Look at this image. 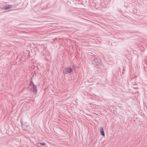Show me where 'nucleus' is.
Masks as SVG:
<instances>
[{
    "label": "nucleus",
    "mask_w": 147,
    "mask_h": 147,
    "mask_svg": "<svg viewBox=\"0 0 147 147\" xmlns=\"http://www.w3.org/2000/svg\"><path fill=\"white\" fill-rule=\"evenodd\" d=\"M92 63L94 65H98L100 64L101 63V60L99 59L98 56H94L90 58Z\"/></svg>",
    "instance_id": "obj_1"
},
{
    "label": "nucleus",
    "mask_w": 147,
    "mask_h": 147,
    "mask_svg": "<svg viewBox=\"0 0 147 147\" xmlns=\"http://www.w3.org/2000/svg\"><path fill=\"white\" fill-rule=\"evenodd\" d=\"M73 70L72 69L70 68L66 67L63 70V73L65 74H67L71 72Z\"/></svg>",
    "instance_id": "obj_2"
},
{
    "label": "nucleus",
    "mask_w": 147,
    "mask_h": 147,
    "mask_svg": "<svg viewBox=\"0 0 147 147\" xmlns=\"http://www.w3.org/2000/svg\"><path fill=\"white\" fill-rule=\"evenodd\" d=\"M31 83L34 86L32 87V90H31L32 91V92L34 91V92H37V90L36 89V86L34 84V83L32 82H31Z\"/></svg>",
    "instance_id": "obj_3"
},
{
    "label": "nucleus",
    "mask_w": 147,
    "mask_h": 147,
    "mask_svg": "<svg viewBox=\"0 0 147 147\" xmlns=\"http://www.w3.org/2000/svg\"><path fill=\"white\" fill-rule=\"evenodd\" d=\"M100 128V133H101V134L103 136H105V133L102 127H99Z\"/></svg>",
    "instance_id": "obj_4"
},
{
    "label": "nucleus",
    "mask_w": 147,
    "mask_h": 147,
    "mask_svg": "<svg viewBox=\"0 0 147 147\" xmlns=\"http://www.w3.org/2000/svg\"><path fill=\"white\" fill-rule=\"evenodd\" d=\"M3 9L5 10L8 9V7L7 5H4L3 6Z\"/></svg>",
    "instance_id": "obj_5"
},
{
    "label": "nucleus",
    "mask_w": 147,
    "mask_h": 147,
    "mask_svg": "<svg viewBox=\"0 0 147 147\" xmlns=\"http://www.w3.org/2000/svg\"><path fill=\"white\" fill-rule=\"evenodd\" d=\"M7 5V6L8 7V9H10L12 7V5Z\"/></svg>",
    "instance_id": "obj_6"
},
{
    "label": "nucleus",
    "mask_w": 147,
    "mask_h": 147,
    "mask_svg": "<svg viewBox=\"0 0 147 147\" xmlns=\"http://www.w3.org/2000/svg\"><path fill=\"white\" fill-rule=\"evenodd\" d=\"M40 144L42 146H43L45 145V143H41L40 142Z\"/></svg>",
    "instance_id": "obj_7"
}]
</instances>
